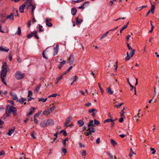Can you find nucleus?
<instances>
[{"label": "nucleus", "instance_id": "nucleus-18", "mask_svg": "<svg viewBox=\"0 0 159 159\" xmlns=\"http://www.w3.org/2000/svg\"><path fill=\"white\" fill-rule=\"evenodd\" d=\"M66 62V61L63 60V61L60 62V64H59L58 66V68L60 69L65 64Z\"/></svg>", "mask_w": 159, "mask_h": 159}, {"label": "nucleus", "instance_id": "nucleus-4", "mask_svg": "<svg viewBox=\"0 0 159 159\" xmlns=\"http://www.w3.org/2000/svg\"><path fill=\"white\" fill-rule=\"evenodd\" d=\"M32 36H34L37 39H39V37L37 35V32L35 31L32 32L30 34H29L27 35V37L29 39Z\"/></svg>", "mask_w": 159, "mask_h": 159}, {"label": "nucleus", "instance_id": "nucleus-23", "mask_svg": "<svg viewBox=\"0 0 159 159\" xmlns=\"http://www.w3.org/2000/svg\"><path fill=\"white\" fill-rule=\"evenodd\" d=\"M41 86V84H39L38 86L34 90V92H35L36 93H38L39 91V89L40 88Z\"/></svg>", "mask_w": 159, "mask_h": 159}, {"label": "nucleus", "instance_id": "nucleus-10", "mask_svg": "<svg viewBox=\"0 0 159 159\" xmlns=\"http://www.w3.org/2000/svg\"><path fill=\"white\" fill-rule=\"evenodd\" d=\"M24 4H25V6H26L27 7V9H28L30 6H31L32 5H33L32 4V1L31 0H27Z\"/></svg>", "mask_w": 159, "mask_h": 159}, {"label": "nucleus", "instance_id": "nucleus-46", "mask_svg": "<svg viewBox=\"0 0 159 159\" xmlns=\"http://www.w3.org/2000/svg\"><path fill=\"white\" fill-rule=\"evenodd\" d=\"M46 24L49 27H51L52 25V24L50 22L46 23Z\"/></svg>", "mask_w": 159, "mask_h": 159}, {"label": "nucleus", "instance_id": "nucleus-24", "mask_svg": "<svg viewBox=\"0 0 159 159\" xmlns=\"http://www.w3.org/2000/svg\"><path fill=\"white\" fill-rule=\"evenodd\" d=\"M107 91L108 93L110 95H111L113 93V92L112 91L110 87H108L107 88Z\"/></svg>", "mask_w": 159, "mask_h": 159}, {"label": "nucleus", "instance_id": "nucleus-11", "mask_svg": "<svg viewBox=\"0 0 159 159\" xmlns=\"http://www.w3.org/2000/svg\"><path fill=\"white\" fill-rule=\"evenodd\" d=\"M7 19H9L10 20L13 21L14 19V14L13 13H11L10 15L7 16Z\"/></svg>", "mask_w": 159, "mask_h": 159}, {"label": "nucleus", "instance_id": "nucleus-14", "mask_svg": "<svg viewBox=\"0 0 159 159\" xmlns=\"http://www.w3.org/2000/svg\"><path fill=\"white\" fill-rule=\"evenodd\" d=\"M72 118L71 117H69L66 120L64 123V126H66L67 124L71 121Z\"/></svg>", "mask_w": 159, "mask_h": 159}, {"label": "nucleus", "instance_id": "nucleus-31", "mask_svg": "<svg viewBox=\"0 0 159 159\" xmlns=\"http://www.w3.org/2000/svg\"><path fill=\"white\" fill-rule=\"evenodd\" d=\"M9 50V49H5L3 48H2V47H0V51L2 52H7Z\"/></svg>", "mask_w": 159, "mask_h": 159}, {"label": "nucleus", "instance_id": "nucleus-48", "mask_svg": "<svg viewBox=\"0 0 159 159\" xmlns=\"http://www.w3.org/2000/svg\"><path fill=\"white\" fill-rule=\"evenodd\" d=\"M72 66H70L68 69L67 70H66V72L64 74H66V73H67L68 72H69L70 70L72 68Z\"/></svg>", "mask_w": 159, "mask_h": 159}, {"label": "nucleus", "instance_id": "nucleus-49", "mask_svg": "<svg viewBox=\"0 0 159 159\" xmlns=\"http://www.w3.org/2000/svg\"><path fill=\"white\" fill-rule=\"evenodd\" d=\"M36 117L34 116V121L35 123L36 124H37L38 123V120L36 119Z\"/></svg>", "mask_w": 159, "mask_h": 159}, {"label": "nucleus", "instance_id": "nucleus-29", "mask_svg": "<svg viewBox=\"0 0 159 159\" xmlns=\"http://www.w3.org/2000/svg\"><path fill=\"white\" fill-rule=\"evenodd\" d=\"M82 20L81 19H79L78 17H77L76 18V24H79L81 23L82 22Z\"/></svg>", "mask_w": 159, "mask_h": 159}, {"label": "nucleus", "instance_id": "nucleus-53", "mask_svg": "<svg viewBox=\"0 0 159 159\" xmlns=\"http://www.w3.org/2000/svg\"><path fill=\"white\" fill-rule=\"evenodd\" d=\"M100 142V138H98L96 140V143L97 144H99Z\"/></svg>", "mask_w": 159, "mask_h": 159}, {"label": "nucleus", "instance_id": "nucleus-38", "mask_svg": "<svg viewBox=\"0 0 159 159\" xmlns=\"http://www.w3.org/2000/svg\"><path fill=\"white\" fill-rule=\"evenodd\" d=\"M47 100V98H41L39 99V101H42L43 102H45Z\"/></svg>", "mask_w": 159, "mask_h": 159}, {"label": "nucleus", "instance_id": "nucleus-7", "mask_svg": "<svg viewBox=\"0 0 159 159\" xmlns=\"http://www.w3.org/2000/svg\"><path fill=\"white\" fill-rule=\"evenodd\" d=\"M74 60V58L73 55H70L68 59V63L70 65H72Z\"/></svg>", "mask_w": 159, "mask_h": 159}, {"label": "nucleus", "instance_id": "nucleus-43", "mask_svg": "<svg viewBox=\"0 0 159 159\" xmlns=\"http://www.w3.org/2000/svg\"><path fill=\"white\" fill-rule=\"evenodd\" d=\"M127 82H128V84H129V86H130V87L132 88V89H131V90L133 89L134 88V86H133V85H131V84L130 83L129 81V78H127Z\"/></svg>", "mask_w": 159, "mask_h": 159}, {"label": "nucleus", "instance_id": "nucleus-16", "mask_svg": "<svg viewBox=\"0 0 159 159\" xmlns=\"http://www.w3.org/2000/svg\"><path fill=\"white\" fill-rule=\"evenodd\" d=\"M51 112L48 109L46 110L43 111L42 115H43L46 116L50 114Z\"/></svg>", "mask_w": 159, "mask_h": 159}, {"label": "nucleus", "instance_id": "nucleus-3", "mask_svg": "<svg viewBox=\"0 0 159 159\" xmlns=\"http://www.w3.org/2000/svg\"><path fill=\"white\" fill-rule=\"evenodd\" d=\"M16 111V108L13 106H11L9 108L8 111H6V114L7 115V116H9V113L10 112H15Z\"/></svg>", "mask_w": 159, "mask_h": 159}, {"label": "nucleus", "instance_id": "nucleus-32", "mask_svg": "<svg viewBox=\"0 0 159 159\" xmlns=\"http://www.w3.org/2000/svg\"><path fill=\"white\" fill-rule=\"evenodd\" d=\"M125 108V107H124L123 109L121 110V112L120 113V115L121 117H124V110Z\"/></svg>", "mask_w": 159, "mask_h": 159}, {"label": "nucleus", "instance_id": "nucleus-36", "mask_svg": "<svg viewBox=\"0 0 159 159\" xmlns=\"http://www.w3.org/2000/svg\"><path fill=\"white\" fill-rule=\"evenodd\" d=\"M135 51V49H133L130 52V54L131 55V57H132L133 56V55L134 54Z\"/></svg>", "mask_w": 159, "mask_h": 159}, {"label": "nucleus", "instance_id": "nucleus-25", "mask_svg": "<svg viewBox=\"0 0 159 159\" xmlns=\"http://www.w3.org/2000/svg\"><path fill=\"white\" fill-rule=\"evenodd\" d=\"M1 75V80H2V82L5 84L6 85H7V84L5 82V78L6 77V75H5V76H2V75Z\"/></svg>", "mask_w": 159, "mask_h": 159}, {"label": "nucleus", "instance_id": "nucleus-47", "mask_svg": "<svg viewBox=\"0 0 159 159\" xmlns=\"http://www.w3.org/2000/svg\"><path fill=\"white\" fill-rule=\"evenodd\" d=\"M28 97L31 96L32 95V91H28Z\"/></svg>", "mask_w": 159, "mask_h": 159}, {"label": "nucleus", "instance_id": "nucleus-50", "mask_svg": "<svg viewBox=\"0 0 159 159\" xmlns=\"http://www.w3.org/2000/svg\"><path fill=\"white\" fill-rule=\"evenodd\" d=\"M62 75L59 76L57 78V80L58 81H59L62 79Z\"/></svg>", "mask_w": 159, "mask_h": 159}, {"label": "nucleus", "instance_id": "nucleus-15", "mask_svg": "<svg viewBox=\"0 0 159 159\" xmlns=\"http://www.w3.org/2000/svg\"><path fill=\"white\" fill-rule=\"evenodd\" d=\"M96 110L94 108H92L90 109V113H91V115L93 117L95 116Z\"/></svg>", "mask_w": 159, "mask_h": 159}, {"label": "nucleus", "instance_id": "nucleus-34", "mask_svg": "<svg viewBox=\"0 0 159 159\" xmlns=\"http://www.w3.org/2000/svg\"><path fill=\"white\" fill-rule=\"evenodd\" d=\"M55 109V107L54 106H52L49 109V111H50V112H51L53 111Z\"/></svg>", "mask_w": 159, "mask_h": 159}, {"label": "nucleus", "instance_id": "nucleus-26", "mask_svg": "<svg viewBox=\"0 0 159 159\" xmlns=\"http://www.w3.org/2000/svg\"><path fill=\"white\" fill-rule=\"evenodd\" d=\"M110 142L114 146H115L117 145V143L115 141L112 139H111L110 140Z\"/></svg>", "mask_w": 159, "mask_h": 159}, {"label": "nucleus", "instance_id": "nucleus-37", "mask_svg": "<svg viewBox=\"0 0 159 159\" xmlns=\"http://www.w3.org/2000/svg\"><path fill=\"white\" fill-rule=\"evenodd\" d=\"M42 111H39L34 116L35 117H38L41 114V113H42Z\"/></svg>", "mask_w": 159, "mask_h": 159}, {"label": "nucleus", "instance_id": "nucleus-54", "mask_svg": "<svg viewBox=\"0 0 159 159\" xmlns=\"http://www.w3.org/2000/svg\"><path fill=\"white\" fill-rule=\"evenodd\" d=\"M126 44H127V46L128 48V49L129 50H132V48L129 45V44L128 43H126Z\"/></svg>", "mask_w": 159, "mask_h": 159}, {"label": "nucleus", "instance_id": "nucleus-40", "mask_svg": "<svg viewBox=\"0 0 159 159\" xmlns=\"http://www.w3.org/2000/svg\"><path fill=\"white\" fill-rule=\"evenodd\" d=\"M46 49L45 51H43V57L45 59H48V58H47V57L46 56V54L45 53V52L46 51Z\"/></svg>", "mask_w": 159, "mask_h": 159}, {"label": "nucleus", "instance_id": "nucleus-6", "mask_svg": "<svg viewBox=\"0 0 159 159\" xmlns=\"http://www.w3.org/2000/svg\"><path fill=\"white\" fill-rule=\"evenodd\" d=\"M40 125L41 127L43 128L48 126L47 120L42 121L40 123Z\"/></svg>", "mask_w": 159, "mask_h": 159}, {"label": "nucleus", "instance_id": "nucleus-52", "mask_svg": "<svg viewBox=\"0 0 159 159\" xmlns=\"http://www.w3.org/2000/svg\"><path fill=\"white\" fill-rule=\"evenodd\" d=\"M51 19L50 18H46L45 20V22L46 23L49 22L51 21Z\"/></svg>", "mask_w": 159, "mask_h": 159}, {"label": "nucleus", "instance_id": "nucleus-12", "mask_svg": "<svg viewBox=\"0 0 159 159\" xmlns=\"http://www.w3.org/2000/svg\"><path fill=\"white\" fill-rule=\"evenodd\" d=\"M48 126H50L54 124V121L52 119L47 120Z\"/></svg>", "mask_w": 159, "mask_h": 159}, {"label": "nucleus", "instance_id": "nucleus-56", "mask_svg": "<svg viewBox=\"0 0 159 159\" xmlns=\"http://www.w3.org/2000/svg\"><path fill=\"white\" fill-rule=\"evenodd\" d=\"M95 132V129L94 128H93L92 130L90 129V134L91 133H94Z\"/></svg>", "mask_w": 159, "mask_h": 159}, {"label": "nucleus", "instance_id": "nucleus-62", "mask_svg": "<svg viewBox=\"0 0 159 159\" xmlns=\"http://www.w3.org/2000/svg\"><path fill=\"white\" fill-rule=\"evenodd\" d=\"M8 102L11 104L12 105H14V102L12 100H9L8 101Z\"/></svg>", "mask_w": 159, "mask_h": 159}, {"label": "nucleus", "instance_id": "nucleus-35", "mask_svg": "<svg viewBox=\"0 0 159 159\" xmlns=\"http://www.w3.org/2000/svg\"><path fill=\"white\" fill-rule=\"evenodd\" d=\"M80 152L82 156H85L86 154V152L84 150L80 151Z\"/></svg>", "mask_w": 159, "mask_h": 159}, {"label": "nucleus", "instance_id": "nucleus-2", "mask_svg": "<svg viewBox=\"0 0 159 159\" xmlns=\"http://www.w3.org/2000/svg\"><path fill=\"white\" fill-rule=\"evenodd\" d=\"M149 2L151 3V12L152 14H154V10H155V6L156 5L157 3V0H155V1L154 2H153V3H152V0H149Z\"/></svg>", "mask_w": 159, "mask_h": 159}, {"label": "nucleus", "instance_id": "nucleus-8", "mask_svg": "<svg viewBox=\"0 0 159 159\" xmlns=\"http://www.w3.org/2000/svg\"><path fill=\"white\" fill-rule=\"evenodd\" d=\"M89 2H84L82 5L79 7V9L84 8L87 7H88L89 6Z\"/></svg>", "mask_w": 159, "mask_h": 159}, {"label": "nucleus", "instance_id": "nucleus-55", "mask_svg": "<svg viewBox=\"0 0 159 159\" xmlns=\"http://www.w3.org/2000/svg\"><path fill=\"white\" fill-rule=\"evenodd\" d=\"M123 104V103H121L120 104L118 105H116L115 106V107H116L117 108H119Z\"/></svg>", "mask_w": 159, "mask_h": 159}, {"label": "nucleus", "instance_id": "nucleus-22", "mask_svg": "<svg viewBox=\"0 0 159 159\" xmlns=\"http://www.w3.org/2000/svg\"><path fill=\"white\" fill-rule=\"evenodd\" d=\"M31 7H32V9H31V15L33 16L34 15V10L36 8V7H35V6L33 5H32Z\"/></svg>", "mask_w": 159, "mask_h": 159}, {"label": "nucleus", "instance_id": "nucleus-5", "mask_svg": "<svg viewBox=\"0 0 159 159\" xmlns=\"http://www.w3.org/2000/svg\"><path fill=\"white\" fill-rule=\"evenodd\" d=\"M15 77L16 79L20 80L23 78L24 75L20 71H17L15 74Z\"/></svg>", "mask_w": 159, "mask_h": 159}, {"label": "nucleus", "instance_id": "nucleus-33", "mask_svg": "<svg viewBox=\"0 0 159 159\" xmlns=\"http://www.w3.org/2000/svg\"><path fill=\"white\" fill-rule=\"evenodd\" d=\"M109 33V31L106 32L103 35H102L101 38L100 39H103L105 37H106Z\"/></svg>", "mask_w": 159, "mask_h": 159}, {"label": "nucleus", "instance_id": "nucleus-27", "mask_svg": "<svg viewBox=\"0 0 159 159\" xmlns=\"http://www.w3.org/2000/svg\"><path fill=\"white\" fill-rule=\"evenodd\" d=\"M26 99L24 98H22L21 99H18V101L17 102H19L20 103L22 104L24 101L26 100Z\"/></svg>", "mask_w": 159, "mask_h": 159}, {"label": "nucleus", "instance_id": "nucleus-51", "mask_svg": "<svg viewBox=\"0 0 159 159\" xmlns=\"http://www.w3.org/2000/svg\"><path fill=\"white\" fill-rule=\"evenodd\" d=\"M42 27H43L41 25H39V32H41V31H43V30H42Z\"/></svg>", "mask_w": 159, "mask_h": 159}, {"label": "nucleus", "instance_id": "nucleus-30", "mask_svg": "<svg viewBox=\"0 0 159 159\" xmlns=\"http://www.w3.org/2000/svg\"><path fill=\"white\" fill-rule=\"evenodd\" d=\"M127 56L125 58V61H127L129 60L130 59V57L129 56V53L128 52H127Z\"/></svg>", "mask_w": 159, "mask_h": 159}, {"label": "nucleus", "instance_id": "nucleus-39", "mask_svg": "<svg viewBox=\"0 0 159 159\" xmlns=\"http://www.w3.org/2000/svg\"><path fill=\"white\" fill-rule=\"evenodd\" d=\"M21 30H20V27H18V30H17V34L18 35H20L21 34Z\"/></svg>", "mask_w": 159, "mask_h": 159}, {"label": "nucleus", "instance_id": "nucleus-64", "mask_svg": "<svg viewBox=\"0 0 159 159\" xmlns=\"http://www.w3.org/2000/svg\"><path fill=\"white\" fill-rule=\"evenodd\" d=\"M90 74H91V75L93 76V78L94 79H95V73H94L93 72H91Z\"/></svg>", "mask_w": 159, "mask_h": 159}, {"label": "nucleus", "instance_id": "nucleus-44", "mask_svg": "<svg viewBox=\"0 0 159 159\" xmlns=\"http://www.w3.org/2000/svg\"><path fill=\"white\" fill-rule=\"evenodd\" d=\"M151 151H152V154H154L156 152V151L154 148H151Z\"/></svg>", "mask_w": 159, "mask_h": 159}, {"label": "nucleus", "instance_id": "nucleus-59", "mask_svg": "<svg viewBox=\"0 0 159 159\" xmlns=\"http://www.w3.org/2000/svg\"><path fill=\"white\" fill-rule=\"evenodd\" d=\"M114 121H115V120H114L113 121H112V122H111V127H112V128L114 126V125H115V123H114Z\"/></svg>", "mask_w": 159, "mask_h": 159}, {"label": "nucleus", "instance_id": "nucleus-63", "mask_svg": "<svg viewBox=\"0 0 159 159\" xmlns=\"http://www.w3.org/2000/svg\"><path fill=\"white\" fill-rule=\"evenodd\" d=\"M62 142L63 144V146L64 147H66V142L65 141H64L63 140L62 141Z\"/></svg>", "mask_w": 159, "mask_h": 159}, {"label": "nucleus", "instance_id": "nucleus-1", "mask_svg": "<svg viewBox=\"0 0 159 159\" xmlns=\"http://www.w3.org/2000/svg\"><path fill=\"white\" fill-rule=\"evenodd\" d=\"M9 69L7 63L5 62H2L0 75H2L3 76L6 75L7 73L9 70Z\"/></svg>", "mask_w": 159, "mask_h": 159}, {"label": "nucleus", "instance_id": "nucleus-17", "mask_svg": "<svg viewBox=\"0 0 159 159\" xmlns=\"http://www.w3.org/2000/svg\"><path fill=\"white\" fill-rule=\"evenodd\" d=\"M15 129H11L9 130L8 132L7 133V134L9 136H11L12 134L15 131Z\"/></svg>", "mask_w": 159, "mask_h": 159}, {"label": "nucleus", "instance_id": "nucleus-20", "mask_svg": "<svg viewBox=\"0 0 159 159\" xmlns=\"http://www.w3.org/2000/svg\"><path fill=\"white\" fill-rule=\"evenodd\" d=\"M77 12V10L75 8H73L71 9V13L72 15H75Z\"/></svg>", "mask_w": 159, "mask_h": 159}, {"label": "nucleus", "instance_id": "nucleus-61", "mask_svg": "<svg viewBox=\"0 0 159 159\" xmlns=\"http://www.w3.org/2000/svg\"><path fill=\"white\" fill-rule=\"evenodd\" d=\"M127 28V25H125L121 28V29L123 30Z\"/></svg>", "mask_w": 159, "mask_h": 159}, {"label": "nucleus", "instance_id": "nucleus-42", "mask_svg": "<svg viewBox=\"0 0 159 159\" xmlns=\"http://www.w3.org/2000/svg\"><path fill=\"white\" fill-rule=\"evenodd\" d=\"M113 120H113L111 119H108L105 120L104 123H105L106 122H112L113 121Z\"/></svg>", "mask_w": 159, "mask_h": 159}, {"label": "nucleus", "instance_id": "nucleus-13", "mask_svg": "<svg viewBox=\"0 0 159 159\" xmlns=\"http://www.w3.org/2000/svg\"><path fill=\"white\" fill-rule=\"evenodd\" d=\"M25 7V4H23L21 5L19 7V11L21 13H23L24 12V9Z\"/></svg>", "mask_w": 159, "mask_h": 159}, {"label": "nucleus", "instance_id": "nucleus-60", "mask_svg": "<svg viewBox=\"0 0 159 159\" xmlns=\"http://www.w3.org/2000/svg\"><path fill=\"white\" fill-rule=\"evenodd\" d=\"M33 113V112H32V111H30V112H29L27 114V116H30Z\"/></svg>", "mask_w": 159, "mask_h": 159}, {"label": "nucleus", "instance_id": "nucleus-28", "mask_svg": "<svg viewBox=\"0 0 159 159\" xmlns=\"http://www.w3.org/2000/svg\"><path fill=\"white\" fill-rule=\"evenodd\" d=\"M78 124L80 127L82 126L84 124V122L81 120H79L78 121Z\"/></svg>", "mask_w": 159, "mask_h": 159}, {"label": "nucleus", "instance_id": "nucleus-19", "mask_svg": "<svg viewBox=\"0 0 159 159\" xmlns=\"http://www.w3.org/2000/svg\"><path fill=\"white\" fill-rule=\"evenodd\" d=\"M133 154L135 155L136 153L133 152V149L131 148L130 149V152L129 154V156L130 157H131L133 156Z\"/></svg>", "mask_w": 159, "mask_h": 159}, {"label": "nucleus", "instance_id": "nucleus-57", "mask_svg": "<svg viewBox=\"0 0 159 159\" xmlns=\"http://www.w3.org/2000/svg\"><path fill=\"white\" fill-rule=\"evenodd\" d=\"M35 110V108L34 107H31L30 109V111H31L33 112V113L34 111V110Z\"/></svg>", "mask_w": 159, "mask_h": 159}, {"label": "nucleus", "instance_id": "nucleus-58", "mask_svg": "<svg viewBox=\"0 0 159 159\" xmlns=\"http://www.w3.org/2000/svg\"><path fill=\"white\" fill-rule=\"evenodd\" d=\"M30 135H31V137L33 138L34 139H35V136L34 135V132H33V133H31L30 134Z\"/></svg>", "mask_w": 159, "mask_h": 159}, {"label": "nucleus", "instance_id": "nucleus-9", "mask_svg": "<svg viewBox=\"0 0 159 159\" xmlns=\"http://www.w3.org/2000/svg\"><path fill=\"white\" fill-rule=\"evenodd\" d=\"M59 45L58 44H57L56 45V46L55 48H54V52L53 54V55L54 56H55L57 54L59 50Z\"/></svg>", "mask_w": 159, "mask_h": 159}, {"label": "nucleus", "instance_id": "nucleus-21", "mask_svg": "<svg viewBox=\"0 0 159 159\" xmlns=\"http://www.w3.org/2000/svg\"><path fill=\"white\" fill-rule=\"evenodd\" d=\"M11 96L13 97L14 100H16V101H18V97L15 93H13L11 94Z\"/></svg>", "mask_w": 159, "mask_h": 159}, {"label": "nucleus", "instance_id": "nucleus-45", "mask_svg": "<svg viewBox=\"0 0 159 159\" xmlns=\"http://www.w3.org/2000/svg\"><path fill=\"white\" fill-rule=\"evenodd\" d=\"M62 151L64 153V154H66V149L65 148H62L61 149Z\"/></svg>", "mask_w": 159, "mask_h": 159}, {"label": "nucleus", "instance_id": "nucleus-41", "mask_svg": "<svg viewBox=\"0 0 159 159\" xmlns=\"http://www.w3.org/2000/svg\"><path fill=\"white\" fill-rule=\"evenodd\" d=\"M94 124L96 125H98L100 123V122L96 119H94Z\"/></svg>", "mask_w": 159, "mask_h": 159}]
</instances>
